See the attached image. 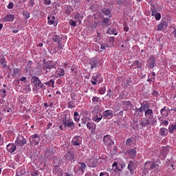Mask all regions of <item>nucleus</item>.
I'll return each mask as SVG.
<instances>
[{
    "label": "nucleus",
    "mask_w": 176,
    "mask_h": 176,
    "mask_svg": "<svg viewBox=\"0 0 176 176\" xmlns=\"http://www.w3.org/2000/svg\"><path fill=\"white\" fill-rule=\"evenodd\" d=\"M91 82V84L95 86L97 83H101V82H102V78H101L99 73H94Z\"/></svg>",
    "instance_id": "7"
},
{
    "label": "nucleus",
    "mask_w": 176,
    "mask_h": 176,
    "mask_svg": "<svg viewBox=\"0 0 176 176\" xmlns=\"http://www.w3.org/2000/svg\"><path fill=\"white\" fill-rule=\"evenodd\" d=\"M102 114L104 119H112L113 118V111L112 110H106Z\"/></svg>",
    "instance_id": "17"
},
{
    "label": "nucleus",
    "mask_w": 176,
    "mask_h": 176,
    "mask_svg": "<svg viewBox=\"0 0 176 176\" xmlns=\"http://www.w3.org/2000/svg\"><path fill=\"white\" fill-rule=\"evenodd\" d=\"M53 68H56V65H53V60L46 61V59H43V71H45V69H53Z\"/></svg>",
    "instance_id": "5"
},
{
    "label": "nucleus",
    "mask_w": 176,
    "mask_h": 176,
    "mask_svg": "<svg viewBox=\"0 0 176 176\" xmlns=\"http://www.w3.org/2000/svg\"><path fill=\"white\" fill-rule=\"evenodd\" d=\"M101 25L109 27V25H111V21H109V18H102Z\"/></svg>",
    "instance_id": "34"
},
{
    "label": "nucleus",
    "mask_w": 176,
    "mask_h": 176,
    "mask_svg": "<svg viewBox=\"0 0 176 176\" xmlns=\"http://www.w3.org/2000/svg\"><path fill=\"white\" fill-rule=\"evenodd\" d=\"M72 10H74V9L72 8V6H65V14H67V16H69V14H71V13H72Z\"/></svg>",
    "instance_id": "31"
},
{
    "label": "nucleus",
    "mask_w": 176,
    "mask_h": 176,
    "mask_svg": "<svg viewBox=\"0 0 176 176\" xmlns=\"http://www.w3.org/2000/svg\"><path fill=\"white\" fill-rule=\"evenodd\" d=\"M94 16V19L91 23V28L92 30H96L98 25H101V21L102 20V17L100 16H96V14H93Z\"/></svg>",
    "instance_id": "3"
},
{
    "label": "nucleus",
    "mask_w": 176,
    "mask_h": 176,
    "mask_svg": "<svg viewBox=\"0 0 176 176\" xmlns=\"http://www.w3.org/2000/svg\"><path fill=\"white\" fill-rule=\"evenodd\" d=\"M122 105L124 111H130L133 108V103L130 100H124Z\"/></svg>",
    "instance_id": "16"
},
{
    "label": "nucleus",
    "mask_w": 176,
    "mask_h": 176,
    "mask_svg": "<svg viewBox=\"0 0 176 176\" xmlns=\"http://www.w3.org/2000/svg\"><path fill=\"white\" fill-rule=\"evenodd\" d=\"M71 69L72 72H73V73L74 74V75H76V74H78V70L76 69L75 67L72 66Z\"/></svg>",
    "instance_id": "63"
},
{
    "label": "nucleus",
    "mask_w": 176,
    "mask_h": 176,
    "mask_svg": "<svg viewBox=\"0 0 176 176\" xmlns=\"http://www.w3.org/2000/svg\"><path fill=\"white\" fill-rule=\"evenodd\" d=\"M142 65H144L142 60H135L132 64L133 67H135L138 68V69H141V68H142Z\"/></svg>",
    "instance_id": "30"
},
{
    "label": "nucleus",
    "mask_w": 176,
    "mask_h": 176,
    "mask_svg": "<svg viewBox=\"0 0 176 176\" xmlns=\"http://www.w3.org/2000/svg\"><path fill=\"white\" fill-rule=\"evenodd\" d=\"M140 126H142V127H148V126L151 124L150 120L148 118H145L140 122Z\"/></svg>",
    "instance_id": "28"
},
{
    "label": "nucleus",
    "mask_w": 176,
    "mask_h": 176,
    "mask_svg": "<svg viewBox=\"0 0 176 176\" xmlns=\"http://www.w3.org/2000/svg\"><path fill=\"white\" fill-rule=\"evenodd\" d=\"M40 173L37 170H34L33 173L31 174L32 176H38L39 175Z\"/></svg>",
    "instance_id": "62"
},
{
    "label": "nucleus",
    "mask_w": 176,
    "mask_h": 176,
    "mask_svg": "<svg viewBox=\"0 0 176 176\" xmlns=\"http://www.w3.org/2000/svg\"><path fill=\"white\" fill-rule=\"evenodd\" d=\"M87 163L89 167H97V164H98V160L97 158H89L87 160Z\"/></svg>",
    "instance_id": "13"
},
{
    "label": "nucleus",
    "mask_w": 176,
    "mask_h": 176,
    "mask_svg": "<svg viewBox=\"0 0 176 176\" xmlns=\"http://www.w3.org/2000/svg\"><path fill=\"white\" fill-rule=\"evenodd\" d=\"M167 133V129L162 127L160 129V134L162 137H166V135H167V133Z\"/></svg>",
    "instance_id": "41"
},
{
    "label": "nucleus",
    "mask_w": 176,
    "mask_h": 176,
    "mask_svg": "<svg viewBox=\"0 0 176 176\" xmlns=\"http://www.w3.org/2000/svg\"><path fill=\"white\" fill-rule=\"evenodd\" d=\"M100 176H109V173L107 172H101L100 173Z\"/></svg>",
    "instance_id": "64"
},
{
    "label": "nucleus",
    "mask_w": 176,
    "mask_h": 176,
    "mask_svg": "<svg viewBox=\"0 0 176 176\" xmlns=\"http://www.w3.org/2000/svg\"><path fill=\"white\" fill-rule=\"evenodd\" d=\"M133 50L135 53H138V52H140V47H138V45H135L133 47Z\"/></svg>",
    "instance_id": "58"
},
{
    "label": "nucleus",
    "mask_w": 176,
    "mask_h": 176,
    "mask_svg": "<svg viewBox=\"0 0 176 176\" xmlns=\"http://www.w3.org/2000/svg\"><path fill=\"white\" fill-rule=\"evenodd\" d=\"M80 140V136L74 137L72 141V145H74V146H79V145L81 144Z\"/></svg>",
    "instance_id": "23"
},
{
    "label": "nucleus",
    "mask_w": 176,
    "mask_h": 176,
    "mask_svg": "<svg viewBox=\"0 0 176 176\" xmlns=\"http://www.w3.org/2000/svg\"><path fill=\"white\" fill-rule=\"evenodd\" d=\"M0 63L2 64L3 68H6V64H5V63H6V59L5 58H1L0 59Z\"/></svg>",
    "instance_id": "54"
},
{
    "label": "nucleus",
    "mask_w": 176,
    "mask_h": 176,
    "mask_svg": "<svg viewBox=\"0 0 176 176\" xmlns=\"http://www.w3.org/2000/svg\"><path fill=\"white\" fill-rule=\"evenodd\" d=\"M65 159L66 162H75V153L74 151H67L65 154Z\"/></svg>",
    "instance_id": "11"
},
{
    "label": "nucleus",
    "mask_w": 176,
    "mask_h": 176,
    "mask_svg": "<svg viewBox=\"0 0 176 176\" xmlns=\"http://www.w3.org/2000/svg\"><path fill=\"white\" fill-rule=\"evenodd\" d=\"M133 144V138H128L126 141V146H130Z\"/></svg>",
    "instance_id": "52"
},
{
    "label": "nucleus",
    "mask_w": 176,
    "mask_h": 176,
    "mask_svg": "<svg viewBox=\"0 0 176 176\" xmlns=\"http://www.w3.org/2000/svg\"><path fill=\"white\" fill-rule=\"evenodd\" d=\"M103 114H101V113H97L96 115L94 117V122H96V123H98L101 122V119H102Z\"/></svg>",
    "instance_id": "29"
},
{
    "label": "nucleus",
    "mask_w": 176,
    "mask_h": 176,
    "mask_svg": "<svg viewBox=\"0 0 176 176\" xmlns=\"http://www.w3.org/2000/svg\"><path fill=\"white\" fill-rule=\"evenodd\" d=\"M87 122H89V118L85 117L82 119V124H86V123H87Z\"/></svg>",
    "instance_id": "61"
},
{
    "label": "nucleus",
    "mask_w": 176,
    "mask_h": 176,
    "mask_svg": "<svg viewBox=\"0 0 176 176\" xmlns=\"http://www.w3.org/2000/svg\"><path fill=\"white\" fill-rule=\"evenodd\" d=\"M129 153L131 156V159H135V155H137L136 148H131L129 149Z\"/></svg>",
    "instance_id": "36"
},
{
    "label": "nucleus",
    "mask_w": 176,
    "mask_h": 176,
    "mask_svg": "<svg viewBox=\"0 0 176 176\" xmlns=\"http://www.w3.org/2000/svg\"><path fill=\"white\" fill-rule=\"evenodd\" d=\"M31 82L34 84V87L36 89H41V90H45L46 89V86L42 83L39 77L32 76Z\"/></svg>",
    "instance_id": "2"
},
{
    "label": "nucleus",
    "mask_w": 176,
    "mask_h": 176,
    "mask_svg": "<svg viewBox=\"0 0 176 176\" xmlns=\"http://www.w3.org/2000/svg\"><path fill=\"white\" fill-rule=\"evenodd\" d=\"M83 18V15L79 14V12L74 13V19L75 20H78L80 24L82 23V19Z\"/></svg>",
    "instance_id": "39"
},
{
    "label": "nucleus",
    "mask_w": 176,
    "mask_h": 176,
    "mask_svg": "<svg viewBox=\"0 0 176 176\" xmlns=\"http://www.w3.org/2000/svg\"><path fill=\"white\" fill-rule=\"evenodd\" d=\"M16 145L17 146H24L27 144V140L25 138H24V136L23 135H18L16 141H15Z\"/></svg>",
    "instance_id": "10"
},
{
    "label": "nucleus",
    "mask_w": 176,
    "mask_h": 176,
    "mask_svg": "<svg viewBox=\"0 0 176 176\" xmlns=\"http://www.w3.org/2000/svg\"><path fill=\"white\" fill-rule=\"evenodd\" d=\"M117 5H118V6H126V8H129V6H130V3L129 2L128 0H118L116 1Z\"/></svg>",
    "instance_id": "22"
},
{
    "label": "nucleus",
    "mask_w": 176,
    "mask_h": 176,
    "mask_svg": "<svg viewBox=\"0 0 176 176\" xmlns=\"http://www.w3.org/2000/svg\"><path fill=\"white\" fill-rule=\"evenodd\" d=\"M2 98H5L6 97V89H2L0 91Z\"/></svg>",
    "instance_id": "51"
},
{
    "label": "nucleus",
    "mask_w": 176,
    "mask_h": 176,
    "mask_svg": "<svg viewBox=\"0 0 176 176\" xmlns=\"http://www.w3.org/2000/svg\"><path fill=\"white\" fill-rule=\"evenodd\" d=\"M69 24L70 25H72V27H76V21H74L73 19L69 20Z\"/></svg>",
    "instance_id": "59"
},
{
    "label": "nucleus",
    "mask_w": 176,
    "mask_h": 176,
    "mask_svg": "<svg viewBox=\"0 0 176 176\" xmlns=\"http://www.w3.org/2000/svg\"><path fill=\"white\" fill-rule=\"evenodd\" d=\"M92 102L93 104H98V102H101V98H98L97 96H94L92 98Z\"/></svg>",
    "instance_id": "44"
},
{
    "label": "nucleus",
    "mask_w": 176,
    "mask_h": 176,
    "mask_svg": "<svg viewBox=\"0 0 176 176\" xmlns=\"http://www.w3.org/2000/svg\"><path fill=\"white\" fill-rule=\"evenodd\" d=\"M80 166L78 168L80 170L81 173L83 174L85 173V168H86V164L85 162H78Z\"/></svg>",
    "instance_id": "42"
},
{
    "label": "nucleus",
    "mask_w": 176,
    "mask_h": 176,
    "mask_svg": "<svg viewBox=\"0 0 176 176\" xmlns=\"http://www.w3.org/2000/svg\"><path fill=\"white\" fill-rule=\"evenodd\" d=\"M105 91H107V89L105 88V87H102L100 89H98V93L99 94H105Z\"/></svg>",
    "instance_id": "48"
},
{
    "label": "nucleus",
    "mask_w": 176,
    "mask_h": 176,
    "mask_svg": "<svg viewBox=\"0 0 176 176\" xmlns=\"http://www.w3.org/2000/svg\"><path fill=\"white\" fill-rule=\"evenodd\" d=\"M168 130H169V133H170V134H173V133H174V131H175L176 130V124H172L169 125Z\"/></svg>",
    "instance_id": "40"
},
{
    "label": "nucleus",
    "mask_w": 176,
    "mask_h": 176,
    "mask_svg": "<svg viewBox=\"0 0 176 176\" xmlns=\"http://www.w3.org/2000/svg\"><path fill=\"white\" fill-rule=\"evenodd\" d=\"M124 167H126V165L124 164H121V169L118 167V162H114L113 164V170L114 171H116V173H119V171H122Z\"/></svg>",
    "instance_id": "24"
},
{
    "label": "nucleus",
    "mask_w": 176,
    "mask_h": 176,
    "mask_svg": "<svg viewBox=\"0 0 176 176\" xmlns=\"http://www.w3.org/2000/svg\"><path fill=\"white\" fill-rule=\"evenodd\" d=\"M107 34H109V35H118V30L115 28L111 29V28H109Z\"/></svg>",
    "instance_id": "37"
},
{
    "label": "nucleus",
    "mask_w": 176,
    "mask_h": 176,
    "mask_svg": "<svg viewBox=\"0 0 176 176\" xmlns=\"http://www.w3.org/2000/svg\"><path fill=\"white\" fill-rule=\"evenodd\" d=\"M146 166L148 167V170H155L156 167H159V164H157L156 162L153 161H147L145 163Z\"/></svg>",
    "instance_id": "14"
},
{
    "label": "nucleus",
    "mask_w": 176,
    "mask_h": 176,
    "mask_svg": "<svg viewBox=\"0 0 176 176\" xmlns=\"http://www.w3.org/2000/svg\"><path fill=\"white\" fill-rule=\"evenodd\" d=\"M3 112L7 113H10V112H12V109H10L9 107L4 108L3 109Z\"/></svg>",
    "instance_id": "60"
},
{
    "label": "nucleus",
    "mask_w": 176,
    "mask_h": 176,
    "mask_svg": "<svg viewBox=\"0 0 176 176\" xmlns=\"http://www.w3.org/2000/svg\"><path fill=\"white\" fill-rule=\"evenodd\" d=\"M53 173L56 176H63V169L60 168V166H55L53 169Z\"/></svg>",
    "instance_id": "18"
},
{
    "label": "nucleus",
    "mask_w": 176,
    "mask_h": 176,
    "mask_svg": "<svg viewBox=\"0 0 176 176\" xmlns=\"http://www.w3.org/2000/svg\"><path fill=\"white\" fill-rule=\"evenodd\" d=\"M57 43L58 50H63L64 49V45H63V43H61V41H59V43Z\"/></svg>",
    "instance_id": "56"
},
{
    "label": "nucleus",
    "mask_w": 176,
    "mask_h": 176,
    "mask_svg": "<svg viewBox=\"0 0 176 176\" xmlns=\"http://www.w3.org/2000/svg\"><path fill=\"white\" fill-rule=\"evenodd\" d=\"M20 72H21V70L20 69H18V68L13 69L12 76H17V75H20Z\"/></svg>",
    "instance_id": "43"
},
{
    "label": "nucleus",
    "mask_w": 176,
    "mask_h": 176,
    "mask_svg": "<svg viewBox=\"0 0 176 176\" xmlns=\"http://www.w3.org/2000/svg\"><path fill=\"white\" fill-rule=\"evenodd\" d=\"M58 75H59V76H64V75H65V71L64 69H60Z\"/></svg>",
    "instance_id": "57"
},
{
    "label": "nucleus",
    "mask_w": 176,
    "mask_h": 176,
    "mask_svg": "<svg viewBox=\"0 0 176 176\" xmlns=\"http://www.w3.org/2000/svg\"><path fill=\"white\" fill-rule=\"evenodd\" d=\"M160 113L162 116H168V110L167 109V107H164L163 109H162L160 111Z\"/></svg>",
    "instance_id": "38"
},
{
    "label": "nucleus",
    "mask_w": 176,
    "mask_h": 176,
    "mask_svg": "<svg viewBox=\"0 0 176 176\" xmlns=\"http://www.w3.org/2000/svg\"><path fill=\"white\" fill-rule=\"evenodd\" d=\"M74 119L76 122H79V120H80V116H79L78 111L74 112Z\"/></svg>",
    "instance_id": "45"
},
{
    "label": "nucleus",
    "mask_w": 176,
    "mask_h": 176,
    "mask_svg": "<svg viewBox=\"0 0 176 176\" xmlns=\"http://www.w3.org/2000/svg\"><path fill=\"white\" fill-rule=\"evenodd\" d=\"M157 123V119L156 118H153V119L150 120V124L152 126H156V124Z\"/></svg>",
    "instance_id": "49"
},
{
    "label": "nucleus",
    "mask_w": 176,
    "mask_h": 176,
    "mask_svg": "<svg viewBox=\"0 0 176 176\" xmlns=\"http://www.w3.org/2000/svg\"><path fill=\"white\" fill-rule=\"evenodd\" d=\"M63 124L64 129H67V127H69L70 130H74V129H75V123L69 119L67 120V117L63 120Z\"/></svg>",
    "instance_id": "6"
},
{
    "label": "nucleus",
    "mask_w": 176,
    "mask_h": 176,
    "mask_svg": "<svg viewBox=\"0 0 176 176\" xmlns=\"http://www.w3.org/2000/svg\"><path fill=\"white\" fill-rule=\"evenodd\" d=\"M149 170H150L149 168H148L146 166V165L144 164V169H143V171H142V173L144 174V175H146L147 174H148Z\"/></svg>",
    "instance_id": "50"
},
{
    "label": "nucleus",
    "mask_w": 176,
    "mask_h": 176,
    "mask_svg": "<svg viewBox=\"0 0 176 176\" xmlns=\"http://www.w3.org/2000/svg\"><path fill=\"white\" fill-rule=\"evenodd\" d=\"M52 41L53 42L58 43L59 42H63V37H60V35L54 34V36H52Z\"/></svg>",
    "instance_id": "32"
},
{
    "label": "nucleus",
    "mask_w": 176,
    "mask_h": 176,
    "mask_svg": "<svg viewBox=\"0 0 176 176\" xmlns=\"http://www.w3.org/2000/svg\"><path fill=\"white\" fill-rule=\"evenodd\" d=\"M30 144L32 145V146H35L36 145H39V142L41 141V137H39V135L34 134L32 135L29 138Z\"/></svg>",
    "instance_id": "4"
},
{
    "label": "nucleus",
    "mask_w": 176,
    "mask_h": 176,
    "mask_svg": "<svg viewBox=\"0 0 176 176\" xmlns=\"http://www.w3.org/2000/svg\"><path fill=\"white\" fill-rule=\"evenodd\" d=\"M25 20H27V19H30V12L28 11H23L22 13Z\"/></svg>",
    "instance_id": "47"
},
{
    "label": "nucleus",
    "mask_w": 176,
    "mask_h": 176,
    "mask_svg": "<svg viewBox=\"0 0 176 176\" xmlns=\"http://www.w3.org/2000/svg\"><path fill=\"white\" fill-rule=\"evenodd\" d=\"M166 27H168L167 22L166 21H162L157 27V31H163Z\"/></svg>",
    "instance_id": "21"
},
{
    "label": "nucleus",
    "mask_w": 176,
    "mask_h": 176,
    "mask_svg": "<svg viewBox=\"0 0 176 176\" xmlns=\"http://www.w3.org/2000/svg\"><path fill=\"white\" fill-rule=\"evenodd\" d=\"M102 13L104 14V16H109V17H112V10H111V8H104L102 10Z\"/></svg>",
    "instance_id": "25"
},
{
    "label": "nucleus",
    "mask_w": 176,
    "mask_h": 176,
    "mask_svg": "<svg viewBox=\"0 0 176 176\" xmlns=\"http://www.w3.org/2000/svg\"><path fill=\"white\" fill-rule=\"evenodd\" d=\"M155 76H156V73H155L154 72H152L151 73H150L148 74V78H150V79H153V83H155Z\"/></svg>",
    "instance_id": "46"
},
{
    "label": "nucleus",
    "mask_w": 176,
    "mask_h": 176,
    "mask_svg": "<svg viewBox=\"0 0 176 176\" xmlns=\"http://www.w3.org/2000/svg\"><path fill=\"white\" fill-rule=\"evenodd\" d=\"M87 127L88 130L93 131V130H96V124H94V122H88L87 123Z\"/></svg>",
    "instance_id": "35"
},
{
    "label": "nucleus",
    "mask_w": 176,
    "mask_h": 176,
    "mask_svg": "<svg viewBox=\"0 0 176 176\" xmlns=\"http://www.w3.org/2000/svg\"><path fill=\"white\" fill-rule=\"evenodd\" d=\"M128 170L130 171L131 175H134V170H135V163L133 161H130L128 164Z\"/></svg>",
    "instance_id": "20"
},
{
    "label": "nucleus",
    "mask_w": 176,
    "mask_h": 176,
    "mask_svg": "<svg viewBox=\"0 0 176 176\" xmlns=\"http://www.w3.org/2000/svg\"><path fill=\"white\" fill-rule=\"evenodd\" d=\"M146 65L148 68H155V66L156 65V57L153 55H151L147 60Z\"/></svg>",
    "instance_id": "9"
},
{
    "label": "nucleus",
    "mask_w": 176,
    "mask_h": 176,
    "mask_svg": "<svg viewBox=\"0 0 176 176\" xmlns=\"http://www.w3.org/2000/svg\"><path fill=\"white\" fill-rule=\"evenodd\" d=\"M47 20H48V24H50V25H52V24H54L55 27L57 26V23H54V20H56V16H52V17H50V16H48Z\"/></svg>",
    "instance_id": "33"
},
{
    "label": "nucleus",
    "mask_w": 176,
    "mask_h": 176,
    "mask_svg": "<svg viewBox=\"0 0 176 176\" xmlns=\"http://www.w3.org/2000/svg\"><path fill=\"white\" fill-rule=\"evenodd\" d=\"M118 153V147L115 146L113 148L111 151V155H116Z\"/></svg>",
    "instance_id": "55"
},
{
    "label": "nucleus",
    "mask_w": 176,
    "mask_h": 176,
    "mask_svg": "<svg viewBox=\"0 0 176 176\" xmlns=\"http://www.w3.org/2000/svg\"><path fill=\"white\" fill-rule=\"evenodd\" d=\"M115 36H110L109 38V43H111V45H112L113 46V43H115Z\"/></svg>",
    "instance_id": "53"
},
{
    "label": "nucleus",
    "mask_w": 176,
    "mask_h": 176,
    "mask_svg": "<svg viewBox=\"0 0 176 176\" xmlns=\"http://www.w3.org/2000/svg\"><path fill=\"white\" fill-rule=\"evenodd\" d=\"M103 142L107 146H111L115 144L113 140L111 138V136L109 135H104L103 138Z\"/></svg>",
    "instance_id": "12"
},
{
    "label": "nucleus",
    "mask_w": 176,
    "mask_h": 176,
    "mask_svg": "<svg viewBox=\"0 0 176 176\" xmlns=\"http://www.w3.org/2000/svg\"><path fill=\"white\" fill-rule=\"evenodd\" d=\"M16 148L17 146L14 144H9L7 145V151L10 152V153H13Z\"/></svg>",
    "instance_id": "26"
},
{
    "label": "nucleus",
    "mask_w": 176,
    "mask_h": 176,
    "mask_svg": "<svg viewBox=\"0 0 176 176\" xmlns=\"http://www.w3.org/2000/svg\"><path fill=\"white\" fill-rule=\"evenodd\" d=\"M151 16H155V19L159 21V20L162 19V14H160V12H157V10H156V7L155 6V5L151 4Z\"/></svg>",
    "instance_id": "8"
},
{
    "label": "nucleus",
    "mask_w": 176,
    "mask_h": 176,
    "mask_svg": "<svg viewBox=\"0 0 176 176\" xmlns=\"http://www.w3.org/2000/svg\"><path fill=\"white\" fill-rule=\"evenodd\" d=\"M140 105L141 107L140 108L133 109V111H134L135 113H140L141 112H144V111H146L147 109H150L149 108H151V104L146 100H144L142 103H140Z\"/></svg>",
    "instance_id": "1"
},
{
    "label": "nucleus",
    "mask_w": 176,
    "mask_h": 176,
    "mask_svg": "<svg viewBox=\"0 0 176 176\" xmlns=\"http://www.w3.org/2000/svg\"><path fill=\"white\" fill-rule=\"evenodd\" d=\"M14 15L13 14H7L6 16L3 18V21L6 22L14 21Z\"/></svg>",
    "instance_id": "27"
},
{
    "label": "nucleus",
    "mask_w": 176,
    "mask_h": 176,
    "mask_svg": "<svg viewBox=\"0 0 176 176\" xmlns=\"http://www.w3.org/2000/svg\"><path fill=\"white\" fill-rule=\"evenodd\" d=\"M89 65H91V69L94 68H97V65H98V56H94V58H91Z\"/></svg>",
    "instance_id": "15"
},
{
    "label": "nucleus",
    "mask_w": 176,
    "mask_h": 176,
    "mask_svg": "<svg viewBox=\"0 0 176 176\" xmlns=\"http://www.w3.org/2000/svg\"><path fill=\"white\" fill-rule=\"evenodd\" d=\"M144 116L146 119L152 120V119H153V110H152V109H148L146 110Z\"/></svg>",
    "instance_id": "19"
}]
</instances>
